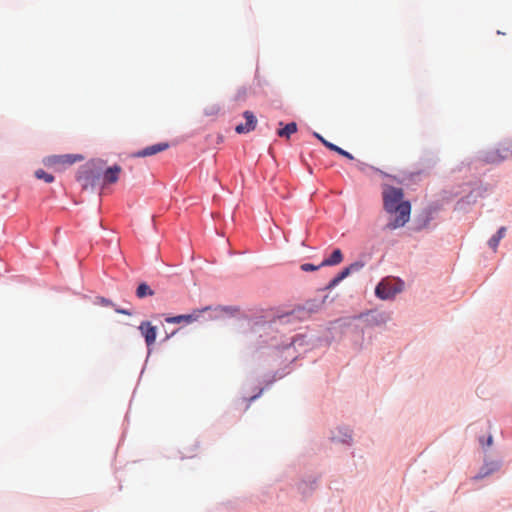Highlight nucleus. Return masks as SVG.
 <instances>
[{"mask_svg":"<svg viewBox=\"0 0 512 512\" xmlns=\"http://www.w3.org/2000/svg\"><path fill=\"white\" fill-rule=\"evenodd\" d=\"M383 206L387 213L395 214V218L386 225V229L395 230L403 227L410 219L411 204L404 201L402 188L383 185L382 190Z\"/></svg>","mask_w":512,"mask_h":512,"instance_id":"obj_1","label":"nucleus"},{"mask_svg":"<svg viewBox=\"0 0 512 512\" xmlns=\"http://www.w3.org/2000/svg\"><path fill=\"white\" fill-rule=\"evenodd\" d=\"M402 291V283L394 279H384L375 288V294L382 300L393 298Z\"/></svg>","mask_w":512,"mask_h":512,"instance_id":"obj_2","label":"nucleus"},{"mask_svg":"<svg viewBox=\"0 0 512 512\" xmlns=\"http://www.w3.org/2000/svg\"><path fill=\"white\" fill-rule=\"evenodd\" d=\"M510 156H512V150L507 146H503L495 150L488 151L484 156V160L488 163H498Z\"/></svg>","mask_w":512,"mask_h":512,"instance_id":"obj_3","label":"nucleus"},{"mask_svg":"<svg viewBox=\"0 0 512 512\" xmlns=\"http://www.w3.org/2000/svg\"><path fill=\"white\" fill-rule=\"evenodd\" d=\"M139 330L145 339V343L150 348L156 340L157 329L149 321L141 322Z\"/></svg>","mask_w":512,"mask_h":512,"instance_id":"obj_4","label":"nucleus"},{"mask_svg":"<svg viewBox=\"0 0 512 512\" xmlns=\"http://www.w3.org/2000/svg\"><path fill=\"white\" fill-rule=\"evenodd\" d=\"M243 116L246 120V123L245 124H239L235 127V131L238 133V134H244V133H249L251 131H253L256 127V124H257V119L256 117L254 116V114L250 111H245L243 113Z\"/></svg>","mask_w":512,"mask_h":512,"instance_id":"obj_5","label":"nucleus"},{"mask_svg":"<svg viewBox=\"0 0 512 512\" xmlns=\"http://www.w3.org/2000/svg\"><path fill=\"white\" fill-rule=\"evenodd\" d=\"M169 144L168 143H157L151 146H148L142 150H139L132 154V157L140 158V157H148L155 155L157 153L163 152L166 149H168Z\"/></svg>","mask_w":512,"mask_h":512,"instance_id":"obj_6","label":"nucleus"},{"mask_svg":"<svg viewBox=\"0 0 512 512\" xmlns=\"http://www.w3.org/2000/svg\"><path fill=\"white\" fill-rule=\"evenodd\" d=\"M208 309H209V307H206L203 310H196L192 314H185V315H178V316L167 317L165 319V321L167 323H171V324H178V323H181V322L192 323V322L198 320L200 314L203 311H207Z\"/></svg>","mask_w":512,"mask_h":512,"instance_id":"obj_7","label":"nucleus"},{"mask_svg":"<svg viewBox=\"0 0 512 512\" xmlns=\"http://www.w3.org/2000/svg\"><path fill=\"white\" fill-rule=\"evenodd\" d=\"M82 157L78 155H61L51 156L48 158V164L50 165H71L77 160H81Z\"/></svg>","mask_w":512,"mask_h":512,"instance_id":"obj_8","label":"nucleus"},{"mask_svg":"<svg viewBox=\"0 0 512 512\" xmlns=\"http://www.w3.org/2000/svg\"><path fill=\"white\" fill-rule=\"evenodd\" d=\"M96 176L94 175L91 169H84L78 175V181L82 183L83 188H88V186L93 187L96 182Z\"/></svg>","mask_w":512,"mask_h":512,"instance_id":"obj_9","label":"nucleus"},{"mask_svg":"<svg viewBox=\"0 0 512 512\" xmlns=\"http://www.w3.org/2000/svg\"><path fill=\"white\" fill-rule=\"evenodd\" d=\"M122 168L119 165L109 167L104 172V184H114L118 181Z\"/></svg>","mask_w":512,"mask_h":512,"instance_id":"obj_10","label":"nucleus"},{"mask_svg":"<svg viewBox=\"0 0 512 512\" xmlns=\"http://www.w3.org/2000/svg\"><path fill=\"white\" fill-rule=\"evenodd\" d=\"M314 136L319 139L328 149L332 150V151H335L336 153L350 159V160H353L354 157L352 156V154H350L349 152L343 150L342 148L338 147L337 145L327 141L326 139H324L320 134L318 133H314Z\"/></svg>","mask_w":512,"mask_h":512,"instance_id":"obj_11","label":"nucleus"},{"mask_svg":"<svg viewBox=\"0 0 512 512\" xmlns=\"http://www.w3.org/2000/svg\"><path fill=\"white\" fill-rule=\"evenodd\" d=\"M343 261V255L340 249H335L329 258L324 259L320 266H334L338 265Z\"/></svg>","mask_w":512,"mask_h":512,"instance_id":"obj_12","label":"nucleus"},{"mask_svg":"<svg viewBox=\"0 0 512 512\" xmlns=\"http://www.w3.org/2000/svg\"><path fill=\"white\" fill-rule=\"evenodd\" d=\"M505 234H506V228L505 227H501L495 235H493L491 237V239L489 240L488 244L489 246L494 250L496 251L497 250V247L499 245V242L501 241V239H503L505 237Z\"/></svg>","mask_w":512,"mask_h":512,"instance_id":"obj_13","label":"nucleus"},{"mask_svg":"<svg viewBox=\"0 0 512 512\" xmlns=\"http://www.w3.org/2000/svg\"><path fill=\"white\" fill-rule=\"evenodd\" d=\"M297 131V125L295 122L288 123L284 128L279 129L277 134L280 137L289 138L293 133Z\"/></svg>","mask_w":512,"mask_h":512,"instance_id":"obj_14","label":"nucleus"},{"mask_svg":"<svg viewBox=\"0 0 512 512\" xmlns=\"http://www.w3.org/2000/svg\"><path fill=\"white\" fill-rule=\"evenodd\" d=\"M136 295L138 298H144L146 296H153L154 291L146 283H141L136 289Z\"/></svg>","mask_w":512,"mask_h":512,"instance_id":"obj_15","label":"nucleus"},{"mask_svg":"<svg viewBox=\"0 0 512 512\" xmlns=\"http://www.w3.org/2000/svg\"><path fill=\"white\" fill-rule=\"evenodd\" d=\"M35 177L45 181L46 183H52L54 181V176L45 172L42 169H38L35 171Z\"/></svg>","mask_w":512,"mask_h":512,"instance_id":"obj_16","label":"nucleus"},{"mask_svg":"<svg viewBox=\"0 0 512 512\" xmlns=\"http://www.w3.org/2000/svg\"><path fill=\"white\" fill-rule=\"evenodd\" d=\"M320 264L319 265H313V264H310V263H304L300 266V269L304 272H312V271H316L320 268Z\"/></svg>","mask_w":512,"mask_h":512,"instance_id":"obj_17","label":"nucleus"},{"mask_svg":"<svg viewBox=\"0 0 512 512\" xmlns=\"http://www.w3.org/2000/svg\"><path fill=\"white\" fill-rule=\"evenodd\" d=\"M364 264L362 262H354L351 265H349V269L352 272L359 271L363 268Z\"/></svg>","mask_w":512,"mask_h":512,"instance_id":"obj_18","label":"nucleus"},{"mask_svg":"<svg viewBox=\"0 0 512 512\" xmlns=\"http://www.w3.org/2000/svg\"><path fill=\"white\" fill-rule=\"evenodd\" d=\"M351 274L349 267L344 268L337 276L341 281Z\"/></svg>","mask_w":512,"mask_h":512,"instance_id":"obj_19","label":"nucleus"},{"mask_svg":"<svg viewBox=\"0 0 512 512\" xmlns=\"http://www.w3.org/2000/svg\"><path fill=\"white\" fill-rule=\"evenodd\" d=\"M246 94H247V91H246L245 88L239 89L238 92H237V95H236V100H243V99H245Z\"/></svg>","mask_w":512,"mask_h":512,"instance_id":"obj_20","label":"nucleus"},{"mask_svg":"<svg viewBox=\"0 0 512 512\" xmlns=\"http://www.w3.org/2000/svg\"><path fill=\"white\" fill-rule=\"evenodd\" d=\"M340 282H341V280H340V279H338V276H336V277H334V278L330 281V283H329V285H328V288L335 287V286H336V285H338Z\"/></svg>","mask_w":512,"mask_h":512,"instance_id":"obj_21","label":"nucleus"},{"mask_svg":"<svg viewBox=\"0 0 512 512\" xmlns=\"http://www.w3.org/2000/svg\"><path fill=\"white\" fill-rule=\"evenodd\" d=\"M100 303L104 306H113V303L110 300L105 299V298H101Z\"/></svg>","mask_w":512,"mask_h":512,"instance_id":"obj_22","label":"nucleus"},{"mask_svg":"<svg viewBox=\"0 0 512 512\" xmlns=\"http://www.w3.org/2000/svg\"><path fill=\"white\" fill-rule=\"evenodd\" d=\"M490 472H491V471H489V470H487V471H485V472L481 471V472H480V473H479L475 478H476V479H481V478H483V477L487 476L488 474H490Z\"/></svg>","mask_w":512,"mask_h":512,"instance_id":"obj_23","label":"nucleus"},{"mask_svg":"<svg viewBox=\"0 0 512 512\" xmlns=\"http://www.w3.org/2000/svg\"><path fill=\"white\" fill-rule=\"evenodd\" d=\"M115 311L120 314L131 315V313L126 309H115Z\"/></svg>","mask_w":512,"mask_h":512,"instance_id":"obj_24","label":"nucleus"},{"mask_svg":"<svg viewBox=\"0 0 512 512\" xmlns=\"http://www.w3.org/2000/svg\"><path fill=\"white\" fill-rule=\"evenodd\" d=\"M492 442H493V438H492V436H489L487 439V446H491Z\"/></svg>","mask_w":512,"mask_h":512,"instance_id":"obj_25","label":"nucleus"}]
</instances>
